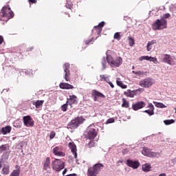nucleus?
<instances>
[{
  "instance_id": "nucleus-1",
  "label": "nucleus",
  "mask_w": 176,
  "mask_h": 176,
  "mask_svg": "<svg viewBox=\"0 0 176 176\" xmlns=\"http://www.w3.org/2000/svg\"><path fill=\"white\" fill-rule=\"evenodd\" d=\"M14 17V12L10 6H4L0 12V19L1 21H8Z\"/></svg>"
},
{
  "instance_id": "nucleus-2",
  "label": "nucleus",
  "mask_w": 176,
  "mask_h": 176,
  "mask_svg": "<svg viewBox=\"0 0 176 176\" xmlns=\"http://www.w3.org/2000/svg\"><path fill=\"white\" fill-rule=\"evenodd\" d=\"M167 21L164 19H157L152 24V29L154 31L162 30L167 28Z\"/></svg>"
},
{
  "instance_id": "nucleus-3",
  "label": "nucleus",
  "mask_w": 176,
  "mask_h": 176,
  "mask_svg": "<svg viewBox=\"0 0 176 176\" xmlns=\"http://www.w3.org/2000/svg\"><path fill=\"white\" fill-rule=\"evenodd\" d=\"M85 121V119H84L83 117H76L69 122L67 125V129L75 130L79 126V125L82 124Z\"/></svg>"
},
{
  "instance_id": "nucleus-4",
  "label": "nucleus",
  "mask_w": 176,
  "mask_h": 176,
  "mask_svg": "<svg viewBox=\"0 0 176 176\" xmlns=\"http://www.w3.org/2000/svg\"><path fill=\"white\" fill-rule=\"evenodd\" d=\"M107 60L109 65L112 67H118L122 65L123 59L121 57H118L113 59L111 55H107Z\"/></svg>"
},
{
  "instance_id": "nucleus-5",
  "label": "nucleus",
  "mask_w": 176,
  "mask_h": 176,
  "mask_svg": "<svg viewBox=\"0 0 176 176\" xmlns=\"http://www.w3.org/2000/svg\"><path fill=\"white\" fill-rule=\"evenodd\" d=\"M52 170L57 172H60L63 170L65 167V163L59 159H55L54 161L52 162Z\"/></svg>"
},
{
  "instance_id": "nucleus-6",
  "label": "nucleus",
  "mask_w": 176,
  "mask_h": 176,
  "mask_svg": "<svg viewBox=\"0 0 176 176\" xmlns=\"http://www.w3.org/2000/svg\"><path fill=\"white\" fill-rule=\"evenodd\" d=\"M104 166L103 164H96L92 168H89V176H96L104 168Z\"/></svg>"
},
{
  "instance_id": "nucleus-7",
  "label": "nucleus",
  "mask_w": 176,
  "mask_h": 176,
  "mask_svg": "<svg viewBox=\"0 0 176 176\" xmlns=\"http://www.w3.org/2000/svg\"><path fill=\"white\" fill-rule=\"evenodd\" d=\"M154 84L155 80L151 78L142 79L139 82V85L143 88H149Z\"/></svg>"
},
{
  "instance_id": "nucleus-8",
  "label": "nucleus",
  "mask_w": 176,
  "mask_h": 176,
  "mask_svg": "<svg viewBox=\"0 0 176 176\" xmlns=\"http://www.w3.org/2000/svg\"><path fill=\"white\" fill-rule=\"evenodd\" d=\"M104 25H105V22L102 21V22H100L98 25L94 27V28L92 29V32L97 35V36H96L95 38V40L101 34L102 32V28L104 26Z\"/></svg>"
},
{
  "instance_id": "nucleus-9",
  "label": "nucleus",
  "mask_w": 176,
  "mask_h": 176,
  "mask_svg": "<svg viewBox=\"0 0 176 176\" xmlns=\"http://www.w3.org/2000/svg\"><path fill=\"white\" fill-rule=\"evenodd\" d=\"M143 91H144L143 88H139L136 90H133V91L128 89L127 91L124 92V95L129 98H134L135 95L140 94Z\"/></svg>"
},
{
  "instance_id": "nucleus-10",
  "label": "nucleus",
  "mask_w": 176,
  "mask_h": 176,
  "mask_svg": "<svg viewBox=\"0 0 176 176\" xmlns=\"http://www.w3.org/2000/svg\"><path fill=\"white\" fill-rule=\"evenodd\" d=\"M97 133L94 129H91L89 131V147H94L96 145V142H94V138L96 137Z\"/></svg>"
},
{
  "instance_id": "nucleus-11",
  "label": "nucleus",
  "mask_w": 176,
  "mask_h": 176,
  "mask_svg": "<svg viewBox=\"0 0 176 176\" xmlns=\"http://www.w3.org/2000/svg\"><path fill=\"white\" fill-rule=\"evenodd\" d=\"M1 173L3 175H8L10 173V166L9 163H0Z\"/></svg>"
},
{
  "instance_id": "nucleus-12",
  "label": "nucleus",
  "mask_w": 176,
  "mask_h": 176,
  "mask_svg": "<svg viewBox=\"0 0 176 176\" xmlns=\"http://www.w3.org/2000/svg\"><path fill=\"white\" fill-rule=\"evenodd\" d=\"M24 125L26 127H33L34 125V121L32 120L30 116H25L23 118Z\"/></svg>"
},
{
  "instance_id": "nucleus-13",
  "label": "nucleus",
  "mask_w": 176,
  "mask_h": 176,
  "mask_svg": "<svg viewBox=\"0 0 176 176\" xmlns=\"http://www.w3.org/2000/svg\"><path fill=\"white\" fill-rule=\"evenodd\" d=\"M52 153H54L56 156L65 157V153L63 152V148L61 146H56L52 148Z\"/></svg>"
},
{
  "instance_id": "nucleus-14",
  "label": "nucleus",
  "mask_w": 176,
  "mask_h": 176,
  "mask_svg": "<svg viewBox=\"0 0 176 176\" xmlns=\"http://www.w3.org/2000/svg\"><path fill=\"white\" fill-rule=\"evenodd\" d=\"M43 170L47 171V173H50L52 168H51V158L47 157L44 163H43Z\"/></svg>"
},
{
  "instance_id": "nucleus-15",
  "label": "nucleus",
  "mask_w": 176,
  "mask_h": 176,
  "mask_svg": "<svg viewBox=\"0 0 176 176\" xmlns=\"http://www.w3.org/2000/svg\"><path fill=\"white\" fill-rule=\"evenodd\" d=\"M70 64L69 63H65L64 65H63V70L65 73V79L67 82H69L71 78H70Z\"/></svg>"
},
{
  "instance_id": "nucleus-16",
  "label": "nucleus",
  "mask_w": 176,
  "mask_h": 176,
  "mask_svg": "<svg viewBox=\"0 0 176 176\" xmlns=\"http://www.w3.org/2000/svg\"><path fill=\"white\" fill-rule=\"evenodd\" d=\"M68 147H69V150L71 151L72 154L74 155V158L76 160V162L78 163V161H77L78 154H77L76 145L75 144L74 142H72L69 143Z\"/></svg>"
},
{
  "instance_id": "nucleus-17",
  "label": "nucleus",
  "mask_w": 176,
  "mask_h": 176,
  "mask_svg": "<svg viewBox=\"0 0 176 176\" xmlns=\"http://www.w3.org/2000/svg\"><path fill=\"white\" fill-rule=\"evenodd\" d=\"M142 154L148 157H155L157 155L155 153L151 152V149L146 147L143 148Z\"/></svg>"
},
{
  "instance_id": "nucleus-18",
  "label": "nucleus",
  "mask_w": 176,
  "mask_h": 176,
  "mask_svg": "<svg viewBox=\"0 0 176 176\" xmlns=\"http://www.w3.org/2000/svg\"><path fill=\"white\" fill-rule=\"evenodd\" d=\"M126 164L129 167L135 170L140 166V163L138 161H133L131 160H127Z\"/></svg>"
},
{
  "instance_id": "nucleus-19",
  "label": "nucleus",
  "mask_w": 176,
  "mask_h": 176,
  "mask_svg": "<svg viewBox=\"0 0 176 176\" xmlns=\"http://www.w3.org/2000/svg\"><path fill=\"white\" fill-rule=\"evenodd\" d=\"M146 106V103L144 101H140L138 102H137L135 104L132 105V109L133 111H137L139 109H142L143 108H144Z\"/></svg>"
},
{
  "instance_id": "nucleus-20",
  "label": "nucleus",
  "mask_w": 176,
  "mask_h": 176,
  "mask_svg": "<svg viewBox=\"0 0 176 176\" xmlns=\"http://www.w3.org/2000/svg\"><path fill=\"white\" fill-rule=\"evenodd\" d=\"M66 102L68 103L71 107H72L73 104H76L78 103L77 97L74 95L69 96V98H67V100Z\"/></svg>"
},
{
  "instance_id": "nucleus-21",
  "label": "nucleus",
  "mask_w": 176,
  "mask_h": 176,
  "mask_svg": "<svg viewBox=\"0 0 176 176\" xmlns=\"http://www.w3.org/2000/svg\"><path fill=\"white\" fill-rule=\"evenodd\" d=\"M10 157V153L9 152H5L3 155H1V157L0 159V164H9V162H7Z\"/></svg>"
},
{
  "instance_id": "nucleus-22",
  "label": "nucleus",
  "mask_w": 176,
  "mask_h": 176,
  "mask_svg": "<svg viewBox=\"0 0 176 176\" xmlns=\"http://www.w3.org/2000/svg\"><path fill=\"white\" fill-rule=\"evenodd\" d=\"M147 108L149 109L148 110H144L143 112L148 113L150 116H153L155 114L154 110L155 107L152 103H149L148 104Z\"/></svg>"
},
{
  "instance_id": "nucleus-23",
  "label": "nucleus",
  "mask_w": 176,
  "mask_h": 176,
  "mask_svg": "<svg viewBox=\"0 0 176 176\" xmlns=\"http://www.w3.org/2000/svg\"><path fill=\"white\" fill-rule=\"evenodd\" d=\"M92 96H94V100L96 101L97 98H105L104 95L100 93V91H98L96 90H93L91 93Z\"/></svg>"
},
{
  "instance_id": "nucleus-24",
  "label": "nucleus",
  "mask_w": 176,
  "mask_h": 176,
  "mask_svg": "<svg viewBox=\"0 0 176 176\" xmlns=\"http://www.w3.org/2000/svg\"><path fill=\"white\" fill-rule=\"evenodd\" d=\"M59 87L61 89H74L73 85L67 82H60L59 85Z\"/></svg>"
},
{
  "instance_id": "nucleus-25",
  "label": "nucleus",
  "mask_w": 176,
  "mask_h": 176,
  "mask_svg": "<svg viewBox=\"0 0 176 176\" xmlns=\"http://www.w3.org/2000/svg\"><path fill=\"white\" fill-rule=\"evenodd\" d=\"M21 174V166L16 165V169L12 170L9 176H20Z\"/></svg>"
},
{
  "instance_id": "nucleus-26",
  "label": "nucleus",
  "mask_w": 176,
  "mask_h": 176,
  "mask_svg": "<svg viewBox=\"0 0 176 176\" xmlns=\"http://www.w3.org/2000/svg\"><path fill=\"white\" fill-rule=\"evenodd\" d=\"M152 168L151 164H144L142 166V170L144 172H149Z\"/></svg>"
},
{
  "instance_id": "nucleus-27",
  "label": "nucleus",
  "mask_w": 176,
  "mask_h": 176,
  "mask_svg": "<svg viewBox=\"0 0 176 176\" xmlns=\"http://www.w3.org/2000/svg\"><path fill=\"white\" fill-rule=\"evenodd\" d=\"M157 44V40H151V41H148L147 43V51L148 52H151V50H152V47L153 45Z\"/></svg>"
},
{
  "instance_id": "nucleus-28",
  "label": "nucleus",
  "mask_w": 176,
  "mask_h": 176,
  "mask_svg": "<svg viewBox=\"0 0 176 176\" xmlns=\"http://www.w3.org/2000/svg\"><path fill=\"white\" fill-rule=\"evenodd\" d=\"M44 100H38L36 102H33V106H35L36 109H41L43 104Z\"/></svg>"
},
{
  "instance_id": "nucleus-29",
  "label": "nucleus",
  "mask_w": 176,
  "mask_h": 176,
  "mask_svg": "<svg viewBox=\"0 0 176 176\" xmlns=\"http://www.w3.org/2000/svg\"><path fill=\"white\" fill-rule=\"evenodd\" d=\"M11 131H12L11 126H6L1 129V133H3V135L10 133Z\"/></svg>"
},
{
  "instance_id": "nucleus-30",
  "label": "nucleus",
  "mask_w": 176,
  "mask_h": 176,
  "mask_svg": "<svg viewBox=\"0 0 176 176\" xmlns=\"http://www.w3.org/2000/svg\"><path fill=\"white\" fill-rule=\"evenodd\" d=\"M122 108H129L130 107V103L126 100V98H123L122 99Z\"/></svg>"
},
{
  "instance_id": "nucleus-31",
  "label": "nucleus",
  "mask_w": 176,
  "mask_h": 176,
  "mask_svg": "<svg viewBox=\"0 0 176 176\" xmlns=\"http://www.w3.org/2000/svg\"><path fill=\"white\" fill-rule=\"evenodd\" d=\"M100 81L101 82H106L107 83L109 81V77L106 75L101 74L100 75Z\"/></svg>"
},
{
  "instance_id": "nucleus-32",
  "label": "nucleus",
  "mask_w": 176,
  "mask_h": 176,
  "mask_svg": "<svg viewBox=\"0 0 176 176\" xmlns=\"http://www.w3.org/2000/svg\"><path fill=\"white\" fill-rule=\"evenodd\" d=\"M153 103L155 104L157 108H166V106L162 102H153Z\"/></svg>"
},
{
  "instance_id": "nucleus-33",
  "label": "nucleus",
  "mask_w": 176,
  "mask_h": 176,
  "mask_svg": "<svg viewBox=\"0 0 176 176\" xmlns=\"http://www.w3.org/2000/svg\"><path fill=\"white\" fill-rule=\"evenodd\" d=\"M144 60L152 61L154 63H155V62L157 61L156 58H153L152 56H144Z\"/></svg>"
},
{
  "instance_id": "nucleus-34",
  "label": "nucleus",
  "mask_w": 176,
  "mask_h": 176,
  "mask_svg": "<svg viewBox=\"0 0 176 176\" xmlns=\"http://www.w3.org/2000/svg\"><path fill=\"white\" fill-rule=\"evenodd\" d=\"M66 8L67 9H72L73 8V3L72 2V0H66Z\"/></svg>"
},
{
  "instance_id": "nucleus-35",
  "label": "nucleus",
  "mask_w": 176,
  "mask_h": 176,
  "mask_svg": "<svg viewBox=\"0 0 176 176\" xmlns=\"http://www.w3.org/2000/svg\"><path fill=\"white\" fill-rule=\"evenodd\" d=\"M117 85L120 86L122 89H126L127 86L126 85H124L123 82L121 80H116Z\"/></svg>"
},
{
  "instance_id": "nucleus-36",
  "label": "nucleus",
  "mask_w": 176,
  "mask_h": 176,
  "mask_svg": "<svg viewBox=\"0 0 176 176\" xmlns=\"http://www.w3.org/2000/svg\"><path fill=\"white\" fill-rule=\"evenodd\" d=\"M171 58V56L169 54H164L163 62L166 63Z\"/></svg>"
},
{
  "instance_id": "nucleus-37",
  "label": "nucleus",
  "mask_w": 176,
  "mask_h": 176,
  "mask_svg": "<svg viewBox=\"0 0 176 176\" xmlns=\"http://www.w3.org/2000/svg\"><path fill=\"white\" fill-rule=\"evenodd\" d=\"M68 104H69L66 102V104L62 105L61 107H60L61 111H63V112H66L67 111Z\"/></svg>"
},
{
  "instance_id": "nucleus-38",
  "label": "nucleus",
  "mask_w": 176,
  "mask_h": 176,
  "mask_svg": "<svg viewBox=\"0 0 176 176\" xmlns=\"http://www.w3.org/2000/svg\"><path fill=\"white\" fill-rule=\"evenodd\" d=\"M8 146L7 144H2L0 146V152L2 153L5 151H7Z\"/></svg>"
},
{
  "instance_id": "nucleus-39",
  "label": "nucleus",
  "mask_w": 176,
  "mask_h": 176,
  "mask_svg": "<svg viewBox=\"0 0 176 176\" xmlns=\"http://www.w3.org/2000/svg\"><path fill=\"white\" fill-rule=\"evenodd\" d=\"M114 39H117L118 41L121 40L120 32H116V34H114Z\"/></svg>"
},
{
  "instance_id": "nucleus-40",
  "label": "nucleus",
  "mask_w": 176,
  "mask_h": 176,
  "mask_svg": "<svg viewBox=\"0 0 176 176\" xmlns=\"http://www.w3.org/2000/svg\"><path fill=\"white\" fill-rule=\"evenodd\" d=\"M129 46H133L135 45V40L132 37H129Z\"/></svg>"
},
{
  "instance_id": "nucleus-41",
  "label": "nucleus",
  "mask_w": 176,
  "mask_h": 176,
  "mask_svg": "<svg viewBox=\"0 0 176 176\" xmlns=\"http://www.w3.org/2000/svg\"><path fill=\"white\" fill-rule=\"evenodd\" d=\"M175 122V120L171 119V120H166L164 121V123H165V124L166 125H169L171 124H173Z\"/></svg>"
},
{
  "instance_id": "nucleus-42",
  "label": "nucleus",
  "mask_w": 176,
  "mask_h": 176,
  "mask_svg": "<svg viewBox=\"0 0 176 176\" xmlns=\"http://www.w3.org/2000/svg\"><path fill=\"white\" fill-rule=\"evenodd\" d=\"M166 63L169 65H175V61L173 58L168 60Z\"/></svg>"
},
{
  "instance_id": "nucleus-43",
  "label": "nucleus",
  "mask_w": 176,
  "mask_h": 176,
  "mask_svg": "<svg viewBox=\"0 0 176 176\" xmlns=\"http://www.w3.org/2000/svg\"><path fill=\"white\" fill-rule=\"evenodd\" d=\"M170 17H171V14H170L169 13H166L163 14V16L161 17V19H164L166 20V19H168Z\"/></svg>"
},
{
  "instance_id": "nucleus-44",
  "label": "nucleus",
  "mask_w": 176,
  "mask_h": 176,
  "mask_svg": "<svg viewBox=\"0 0 176 176\" xmlns=\"http://www.w3.org/2000/svg\"><path fill=\"white\" fill-rule=\"evenodd\" d=\"M55 136H56V133L54 131H51L50 135V140L54 139Z\"/></svg>"
},
{
  "instance_id": "nucleus-45",
  "label": "nucleus",
  "mask_w": 176,
  "mask_h": 176,
  "mask_svg": "<svg viewBox=\"0 0 176 176\" xmlns=\"http://www.w3.org/2000/svg\"><path fill=\"white\" fill-rule=\"evenodd\" d=\"M115 122V119L113 118H109L107 120V124H111Z\"/></svg>"
},
{
  "instance_id": "nucleus-46",
  "label": "nucleus",
  "mask_w": 176,
  "mask_h": 176,
  "mask_svg": "<svg viewBox=\"0 0 176 176\" xmlns=\"http://www.w3.org/2000/svg\"><path fill=\"white\" fill-rule=\"evenodd\" d=\"M136 75L141 76L145 75V72L142 71H138L136 73Z\"/></svg>"
},
{
  "instance_id": "nucleus-47",
  "label": "nucleus",
  "mask_w": 176,
  "mask_h": 176,
  "mask_svg": "<svg viewBox=\"0 0 176 176\" xmlns=\"http://www.w3.org/2000/svg\"><path fill=\"white\" fill-rule=\"evenodd\" d=\"M102 65L104 67L106 65V59L105 58H102Z\"/></svg>"
},
{
  "instance_id": "nucleus-48",
  "label": "nucleus",
  "mask_w": 176,
  "mask_h": 176,
  "mask_svg": "<svg viewBox=\"0 0 176 176\" xmlns=\"http://www.w3.org/2000/svg\"><path fill=\"white\" fill-rule=\"evenodd\" d=\"M107 83H108L112 89L114 88V85L110 80H109V82H107Z\"/></svg>"
},
{
  "instance_id": "nucleus-49",
  "label": "nucleus",
  "mask_w": 176,
  "mask_h": 176,
  "mask_svg": "<svg viewBox=\"0 0 176 176\" xmlns=\"http://www.w3.org/2000/svg\"><path fill=\"white\" fill-rule=\"evenodd\" d=\"M34 50L33 47H30L26 50L27 52H32V50Z\"/></svg>"
},
{
  "instance_id": "nucleus-50",
  "label": "nucleus",
  "mask_w": 176,
  "mask_h": 176,
  "mask_svg": "<svg viewBox=\"0 0 176 176\" xmlns=\"http://www.w3.org/2000/svg\"><path fill=\"white\" fill-rule=\"evenodd\" d=\"M4 39L2 36H0V45H1L3 42Z\"/></svg>"
},
{
  "instance_id": "nucleus-51",
  "label": "nucleus",
  "mask_w": 176,
  "mask_h": 176,
  "mask_svg": "<svg viewBox=\"0 0 176 176\" xmlns=\"http://www.w3.org/2000/svg\"><path fill=\"white\" fill-rule=\"evenodd\" d=\"M28 1L30 3H36V0H28Z\"/></svg>"
},
{
  "instance_id": "nucleus-52",
  "label": "nucleus",
  "mask_w": 176,
  "mask_h": 176,
  "mask_svg": "<svg viewBox=\"0 0 176 176\" xmlns=\"http://www.w3.org/2000/svg\"><path fill=\"white\" fill-rule=\"evenodd\" d=\"M88 133H89V132H88V131H87V132H85V134H84L85 138H86V140H88V137H87Z\"/></svg>"
},
{
  "instance_id": "nucleus-53",
  "label": "nucleus",
  "mask_w": 176,
  "mask_h": 176,
  "mask_svg": "<svg viewBox=\"0 0 176 176\" xmlns=\"http://www.w3.org/2000/svg\"><path fill=\"white\" fill-rule=\"evenodd\" d=\"M139 60H140V61H142V60H145V56H144L140 57Z\"/></svg>"
},
{
  "instance_id": "nucleus-54",
  "label": "nucleus",
  "mask_w": 176,
  "mask_h": 176,
  "mask_svg": "<svg viewBox=\"0 0 176 176\" xmlns=\"http://www.w3.org/2000/svg\"><path fill=\"white\" fill-rule=\"evenodd\" d=\"M65 176H76V173H72V174H69V175H65Z\"/></svg>"
},
{
  "instance_id": "nucleus-55",
  "label": "nucleus",
  "mask_w": 176,
  "mask_h": 176,
  "mask_svg": "<svg viewBox=\"0 0 176 176\" xmlns=\"http://www.w3.org/2000/svg\"><path fill=\"white\" fill-rule=\"evenodd\" d=\"M67 168H65V170H63V173H62V174L63 175H65V174H66V173H67Z\"/></svg>"
},
{
  "instance_id": "nucleus-56",
  "label": "nucleus",
  "mask_w": 176,
  "mask_h": 176,
  "mask_svg": "<svg viewBox=\"0 0 176 176\" xmlns=\"http://www.w3.org/2000/svg\"><path fill=\"white\" fill-rule=\"evenodd\" d=\"M94 40V37H92L91 39H89V43H91Z\"/></svg>"
},
{
  "instance_id": "nucleus-57",
  "label": "nucleus",
  "mask_w": 176,
  "mask_h": 176,
  "mask_svg": "<svg viewBox=\"0 0 176 176\" xmlns=\"http://www.w3.org/2000/svg\"><path fill=\"white\" fill-rule=\"evenodd\" d=\"M159 176H166V173H161L159 175Z\"/></svg>"
},
{
  "instance_id": "nucleus-58",
  "label": "nucleus",
  "mask_w": 176,
  "mask_h": 176,
  "mask_svg": "<svg viewBox=\"0 0 176 176\" xmlns=\"http://www.w3.org/2000/svg\"><path fill=\"white\" fill-rule=\"evenodd\" d=\"M132 73H133V74H135V75H136L137 72H135V71H132Z\"/></svg>"
},
{
  "instance_id": "nucleus-59",
  "label": "nucleus",
  "mask_w": 176,
  "mask_h": 176,
  "mask_svg": "<svg viewBox=\"0 0 176 176\" xmlns=\"http://www.w3.org/2000/svg\"><path fill=\"white\" fill-rule=\"evenodd\" d=\"M85 45H87L85 47H87V45H88V41H86V42H85Z\"/></svg>"
},
{
  "instance_id": "nucleus-60",
  "label": "nucleus",
  "mask_w": 176,
  "mask_h": 176,
  "mask_svg": "<svg viewBox=\"0 0 176 176\" xmlns=\"http://www.w3.org/2000/svg\"><path fill=\"white\" fill-rule=\"evenodd\" d=\"M134 68H135V67H134V66H133V67H132V69H134Z\"/></svg>"
},
{
  "instance_id": "nucleus-61",
  "label": "nucleus",
  "mask_w": 176,
  "mask_h": 176,
  "mask_svg": "<svg viewBox=\"0 0 176 176\" xmlns=\"http://www.w3.org/2000/svg\"><path fill=\"white\" fill-rule=\"evenodd\" d=\"M175 111H176V108H175ZM175 113H176V111H175Z\"/></svg>"
}]
</instances>
